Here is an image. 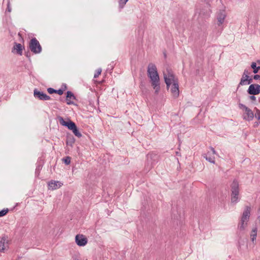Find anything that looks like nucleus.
<instances>
[{
	"mask_svg": "<svg viewBox=\"0 0 260 260\" xmlns=\"http://www.w3.org/2000/svg\"><path fill=\"white\" fill-rule=\"evenodd\" d=\"M148 76L151 80V85L154 89L155 94H158L160 90L159 77L155 65L150 63L147 69Z\"/></svg>",
	"mask_w": 260,
	"mask_h": 260,
	"instance_id": "1",
	"label": "nucleus"
},
{
	"mask_svg": "<svg viewBox=\"0 0 260 260\" xmlns=\"http://www.w3.org/2000/svg\"><path fill=\"white\" fill-rule=\"evenodd\" d=\"M251 207L246 206L242 213L241 218L238 224V229L240 231H243L247 225L250 215Z\"/></svg>",
	"mask_w": 260,
	"mask_h": 260,
	"instance_id": "2",
	"label": "nucleus"
},
{
	"mask_svg": "<svg viewBox=\"0 0 260 260\" xmlns=\"http://www.w3.org/2000/svg\"><path fill=\"white\" fill-rule=\"evenodd\" d=\"M231 202L232 203H237L239 201V182L236 179H234L231 185Z\"/></svg>",
	"mask_w": 260,
	"mask_h": 260,
	"instance_id": "3",
	"label": "nucleus"
},
{
	"mask_svg": "<svg viewBox=\"0 0 260 260\" xmlns=\"http://www.w3.org/2000/svg\"><path fill=\"white\" fill-rule=\"evenodd\" d=\"M163 75L164 80L167 85V88L168 90L172 82H174V80H175L176 78L173 72L168 69L166 70V72H164Z\"/></svg>",
	"mask_w": 260,
	"mask_h": 260,
	"instance_id": "4",
	"label": "nucleus"
},
{
	"mask_svg": "<svg viewBox=\"0 0 260 260\" xmlns=\"http://www.w3.org/2000/svg\"><path fill=\"white\" fill-rule=\"evenodd\" d=\"M29 48L31 51L35 54L40 53L42 51V47L36 38H33L30 40Z\"/></svg>",
	"mask_w": 260,
	"mask_h": 260,
	"instance_id": "5",
	"label": "nucleus"
},
{
	"mask_svg": "<svg viewBox=\"0 0 260 260\" xmlns=\"http://www.w3.org/2000/svg\"><path fill=\"white\" fill-rule=\"evenodd\" d=\"M239 107L240 109L244 110L245 111V115H243V119L250 121L253 120L254 115L253 111L245 105L239 103Z\"/></svg>",
	"mask_w": 260,
	"mask_h": 260,
	"instance_id": "6",
	"label": "nucleus"
},
{
	"mask_svg": "<svg viewBox=\"0 0 260 260\" xmlns=\"http://www.w3.org/2000/svg\"><path fill=\"white\" fill-rule=\"evenodd\" d=\"M57 118L60 124L61 125L67 127L69 130L71 131L75 126H76L75 123L68 118L65 120L62 117L58 116Z\"/></svg>",
	"mask_w": 260,
	"mask_h": 260,
	"instance_id": "7",
	"label": "nucleus"
},
{
	"mask_svg": "<svg viewBox=\"0 0 260 260\" xmlns=\"http://www.w3.org/2000/svg\"><path fill=\"white\" fill-rule=\"evenodd\" d=\"M209 149L211 150V152L208 151L207 153L204 154L203 156L209 162L214 164L215 162L214 155L216 154V151L214 148L211 146L209 147Z\"/></svg>",
	"mask_w": 260,
	"mask_h": 260,
	"instance_id": "8",
	"label": "nucleus"
},
{
	"mask_svg": "<svg viewBox=\"0 0 260 260\" xmlns=\"http://www.w3.org/2000/svg\"><path fill=\"white\" fill-rule=\"evenodd\" d=\"M88 242L87 238L83 235L78 234L75 237V242L79 246H85Z\"/></svg>",
	"mask_w": 260,
	"mask_h": 260,
	"instance_id": "9",
	"label": "nucleus"
},
{
	"mask_svg": "<svg viewBox=\"0 0 260 260\" xmlns=\"http://www.w3.org/2000/svg\"><path fill=\"white\" fill-rule=\"evenodd\" d=\"M247 92L250 95L258 94L260 93V85L257 84H250Z\"/></svg>",
	"mask_w": 260,
	"mask_h": 260,
	"instance_id": "10",
	"label": "nucleus"
},
{
	"mask_svg": "<svg viewBox=\"0 0 260 260\" xmlns=\"http://www.w3.org/2000/svg\"><path fill=\"white\" fill-rule=\"evenodd\" d=\"M34 95L35 98L43 101L49 100V95L44 93L43 92L39 91L37 88H35L34 91Z\"/></svg>",
	"mask_w": 260,
	"mask_h": 260,
	"instance_id": "11",
	"label": "nucleus"
},
{
	"mask_svg": "<svg viewBox=\"0 0 260 260\" xmlns=\"http://www.w3.org/2000/svg\"><path fill=\"white\" fill-rule=\"evenodd\" d=\"M171 92L175 98H177L179 94L178 80L176 78L171 87Z\"/></svg>",
	"mask_w": 260,
	"mask_h": 260,
	"instance_id": "12",
	"label": "nucleus"
},
{
	"mask_svg": "<svg viewBox=\"0 0 260 260\" xmlns=\"http://www.w3.org/2000/svg\"><path fill=\"white\" fill-rule=\"evenodd\" d=\"M71 100H76V98L74 93L71 91H68L66 92V102L67 105H76L74 103V102Z\"/></svg>",
	"mask_w": 260,
	"mask_h": 260,
	"instance_id": "13",
	"label": "nucleus"
},
{
	"mask_svg": "<svg viewBox=\"0 0 260 260\" xmlns=\"http://www.w3.org/2000/svg\"><path fill=\"white\" fill-rule=\"evenodd\" d=\"M226 17L225 12L224 10H220L217 14V24L220 26L223 24Z\"/></svg>",
	"mask_w": 260,
	"mask_h": 260,
	"instance_id": "14",
	"label": "nucleus"
},
{
	"mask_svg": "<svg viewBox=\"0 0 260 260\" xmlns=\"http://www.w3.org/2000/svg\"><path fill=\"white\" fill-rule=\"evenodd\" d=\"M24 49V47L19 43H14V45L12 49V52H15L19 55H22V50Z\"/></svg>",
	"mask_w": 260,
	"mask_h": 260,
	"instance_id": "15",
	"label": "nucleus"
},
{
	"mask_svg": "<svg viewBox=\"0 0 260 260\" xmlns=\"http://www.w3.org/2000/svg\"><path fill=\"white\" fill-rule=\"evenodd\" d=\"M63 183L59 181L51 180L50 181V188L52 190L60 188Z\"/></svg>",
	"mask_w": 260,
	"mask_h": 260,
	"instance_id": "16",
	"label": "nucleus"
},
{
	"mask_svg": "<svg viewBox=\"0 0 260 260\" xmlns=\"http://www.w3.org/2000/svg\"><path fill=\"white\" fill-rule=\"evenodd\" d=\"M75 142V139L73 136L72 134H68L66 136V144L72 147Z\"/></svg>",
	"mask_w": 260,
	"mask_h": 260,
	"instance_id": "17",
	"label": "nucleus"
},
{
	"mask_svg": "<svg viewBox=\"0 0 260 260\" xmlns=\"http://www.w3.org/2000/svg\"><path fill=\"white\" fill-rule=\"evenodd\" d=\"M257 229L256 227H255L252 229L250 237H251V241L254 243V241H256V237H257Z\"/></svg>",
	"mask_w": 260,
	"mask_h": 260,
	"instance_id": "18",
	"label": "nucleus"
},
{
	"mask_svg": "<svg viewBox=\"0 0 260 260\" xmlns=\"http://www.w3.org/2000/svg\"><path fill=\"white\" fill-rule=\"evenodd\" d=\"M53 93H57L59 95H62L63 92H62V90L60 88L59 89H55L53 88L50 87V94H52Z\"/></svg>",
	"mask_w": 260,
	"mask_h": 260,
	"instance_id": "19",
	"label": "nucleus"
},
{
	"mask_svg": "<svg viewBox=\"0 0 260 260\" xmlns=\"http://www.w3.org/2000/svg\"><path fill=\"white\" fill-rule=\"evenodd\" d=\"M71 131L75 135V136L77 137L78 138H80L82 137V135L81 133L79 132V129L77 127V125L75 126Z\"/></svg>",
	"mask_w": 260,
	"mask_h": 260,
	"instance_id": "20",
	"label": "nucleus"
},
{
	"mask_svg": "<svg viewBox=\"0 0 260 260\" xmlns=\"http://www.w3.org/2000/svg\"><path fill=\"white\" fill-rule=\"evenodd\" d=\"M247 77L242 76V78L240 80V83H239V84L238 85L237 89H238V88H239V87L240 86H243V85H247Z\"/></svg>",
	"mask_w": 260,
	"mask_h": 260,
	"instance_id": "21",
	"label": "nucleus"
},
{
	"mask_svg": "<svg viewBox=\"0 0 260 260\" xmlns=\"http://www.w3.org/2000/svg\"><path fill=\"white\" fill-rule=\"evenodd\" d=\"M257 63L255 62H252L251 64V68L253 69V72L254 74L258 73V71L260 70V67L256 66Z\"/></svg>",
	"mask_w": 260,
	"mask_h": 260,
	"instance_id": "22",
	"label": "nucleus"
},
{
	"mask_svg": "<svg viewBox=\"0 0 260 260\" xmlns=\"http://www.w3.org/2000/svg\"><path fill=\"white\" fill-rule=\"evenodd\" d=\"M7 241V238L5 236H3L1 238V240L0 241V245H1L2 250H5V243Z\"/></svg>",
	"mask_w": 260,
	"mask_h": 260,
	"instance_id": "23",
	"label": "nucleus"
},
{
	"mask_svg": "<svg viewBox=\"0 0 260 260\" xmlns=\"http://www.w3.org/2000/svg\"><path fill=\"white\" fill-rule=\"evenodd\" d=\"M71 157L68 156L63 157L62 158V161L65 165H69L71 163Z\"/></svg>",
	"mask_w": 260,
	"mask_h": 260,
	"instance_id": "24",
	"label": "nucleus"
},
{
	"mask_svg": "<svg viewBox=\"0 0 260 260\" xmlns=\"http://www.w3.org/2000/svg\"><path fill=\"white\" fill-rule=\"evenodd\" d=\"M128 0H119L118 2L120 10L123 9Z\"/></svg>",
	"mask_w": 260,
	"mask_h": 260,
	"instance_id": "25",
	"label": "nucleus"
},
{
	"mask_svg": "<svg viewBox=\"0 0 260 260\" xmlns=\"http://www.w3.org/2000/svg\"><path fill=\"white\" fill-rule=\"evenodd\" d=\"M114 66H115V63H114L113 61L111 62L109 64H108V68H107V69L106 70V72H109L110 73H111L112 70L114 69Z\"/></svg>",
	"mask_w": 260,
	"mask_h": 260,
	"instance_id": "26",
	"label": "nucleus"
},
{
	"mask_svg": "<svg viewBox=\"0 0 260 260\" xmlns=\"http://www.w3.org/2000/svg\"><path fill=\"white\" fill-rule=\"evenodd\" d=\"M147 157L148 161L149 159L155 160V158L157 157V155L154 153H151L147 154Z\"/></svg>",
	"mask_w": 260,
	"mask_h": 260,
	"instance_id": "27",
	"label": "nucleus"
},
{
	"mask_svg": "<svg viewBox=\"0 0 260 260\" xmlns=\"http://www.w3.org/2000/svg\"><path fill=\"white\" fill-rule=\"evenodd\" d=\"M9 212L8 209H4L1 211H0V217H3L6 215L8 212Z\"/></svg>",
	"mask_w": 260,
	"mask_h": 260,
	"instance_id": "28",
	"label": "nucleus"
},
{
	"mask_svg": "<svg viewBox=\"0 0 260 260\" xmlns=\"http://www.w3.org/2000/svg\"><path fill=\"white\" fill-rule=\"evenodd\" d=\"M255 109L256 110V113L254 115V116L258 120H260V110L257 109L256 108H255Z\"/></svg>",
	"mask_w": 260,
	"mask_h": 260,
	"instance_id": "29",
	"label": "nucleus"
},
{
	"mask_svg": "<svg viewBox=\"0 0 260 260\" xmlns=\"http://www.w3.org/2000/svg\"><path fill=\"white\" fill-rule=\"evenodd\" d=\"M102 72V69L101 68L98 69L96 70L95 73L94 75V78H96L99 77V76L101 74Z\"/></svg>",
	"mask_w": 260,
	"mask_h": 260,
	"instance_id": "30",
	"label": "nucleus"
},
{
	"mask_svg": "<svg viewBox=\"0 0 260 260\" xmlns=\"http://www.w3.org/2000/svg\"><path fill=\"white\" fill-rule=\"evenodd\" d=\"M249 74H250V73L248 72V70L245 69L242 76L245 77H248Z\"/></svg>",
	"mask_w": 260,
	"mask_h": 260,
	"instance_id": "31",
	"label": "nucleus"
},
{
	"mask_svg": "<svg viewBox=\"0 0 260 260\" xmlns=\"http://www.w3.org/2000/svg\"><path fill=\"white\" fill-rule=\"evenodd\" d=\"M60 89L62 90V92H63L64 91L67 89V86L66 84L62 83Z\"/></svg>",
	"mask_w": 260,
	"mask_h": 260,
	"instance_id": "32",
	"label": "nucleus"
},
{
	"mask_svg": "<svg viewBox=\"0 0 260 260\" xmlns=\"http://www.w3.org/2000/svg\"><path fill=\"white\" fill-rule=\"evenodd\" d=\"M247 77V85L250 84L252 82L253 78L250 77L249 76Z\"/></svg>",
	"mask_w": 260,
	"mask_h": 260,
	"instance_id": "33",
	"label": "nucleus"
},
{
	"mask_svg": "<svg viewBox=\"0 0 260 260\" xmlns=\"http://www.w3.org/2000/svg\"><path fill=\"white\" fill-rule=\"evenodd\" d=\"M253 79L256 80H260V75H259L258 74H255L253 76Z\"/></svg>",
	"mask_w": 260,
	"mask_h": 260,
	"instance_id": "34",
	"label": "nucleus"
},
{
	"mask_svg": "<svg viewBox=\"0 0 260 260\" xmlns=\"http://www.w3.org/2000/svg\"><path fill=\"white\" fill-rule=\"evenodd\" d=\"M255 95H251L249 96V99L252 101H255L256 100V97L254 96Z\"/></svg>",
	"mask_w": 260,
	"mask_h": 260,
	"instance_id": "35",
	"label": "nucleus"
},
{
	"mask_svg": "<svg viewBox=\"0 0 260 260\" xmlns=\"http://www.w3.org/2000/svg\"><path fill=\"white\" fill-rule=\"evenodd\" d=\"M7 10L10 12L11 11V9L10 8V3H8V4H7Z\"/></svg>",
	"mask_w": 260,
	"mask_h": 260,
	"instance_id": "36",
	"label": "nucleus"
},
{
	"mask_svg": "<svg viewBox=\"0 0 260 260\" xmlns=\"http://www.w3.org/2000/svg\"><path fill=\"white\" fill-rule=\"evenodd\" d=\"M42 168V167L40 165H39L37 166L36 170V173L37 174L38 171H39Z\"/></svg>",
	"mask_w": 260,
	"mask_h": 260,
	"instance_id": "37",
	"label": "nucleus"
},
{
	"mask_svg": "<svg viewBox=\"0 0 260 260\" xmlns=\"http://www.w3.org/2000/svg\"><path fill=\"white\" fill-rule=\"evenodd\" d=\"M72 259L73 260H79L78 256L76 255L72 256Z\"/></svg>",
	"mask_w": 260,
	"mask_h": 260,
	"instance_id": "38",
	"label": "nucleus"
},
{
	"mask_svg": "<svg viewBox=\"0 0 260 260\" xmlns=\"http://www.w3.org/2000/svg\"><path fill=\"white\" fill-rule=\"evenodd\" d=\"M256 63L259 65L258 67H260V60H257Z\"/></svg>",
	"mask_w": 260,
	"mask_h": 260,
	"instance_id": "39",
	"label": "nucleus"
},
{
	"mask_svg": "<svg viewBox=\"0 0 260 260\" xmlns=\"http://www.w3.org/2000/svg\"><path fill=\"white\" fill-rule=\"evenodd\" d=\"M4 250H2V247H1V245H0V251H3Z\"/></svg>",
	"mask_w": 260,
	"mask_h": 260,
	"instance_id": "40",
	"label": "nucleus"
},
{
	"mask_svg": "<svg viewBox=\"0 0 260 260\" xmlns=\"http://www.w3.org/2000/svg\"><path fill=\"white\" fill-rule=\"evenodd\" d=\"M28 52H27V53H26V56L27 57H28Z\"/></svg>",
	"mask_w": 260,
	"mask_h": 260,
	"instance_id": "41",
	"label": "nucleus"
},
{
	"mask_svg": "<svg viewBox=\"0 0 260 260\" xmlns=\"http://www.w3.org/2000/svg\"><path fill=\"white\" fill-rule=\"evenodd\" d=\"M155 164V162H151V165H152V164Z\"/></svg>",
	"mask_w": 260,
	"mask_h": 260,
	"instance_id": "42",
	"label": "nucleus"
},
{
	"mask_svg": "<svg viewBox=\"0 0 260 260\" xmlns=\"http://www.w3.org/2000/svg\"><path fill=\"white\" fill-rule=\"evenodd\" d=\"M47 184L48 187H49V182H47Z\"/></svg>",
	"mask_w": 260,
	"mask_h": 260,
	"instance_id": "43",
	"label": "nucleus"
},
{
	"mask_svg": "<svg viewBox=\"0 0 260 260\" xmlns=\"http://www.w3.org/2000/svg\"><path fill=\"white\" fill-rule=\"evenodd\" d=\"M47 91L49 92V88L47 89Z\"/></svg>",
	"mask_w": 260,
	"mask_h": 260,
	"instance_id": "44",
	"label": "nucleus"
},
{
	"mask_svg": "<svg viewBox=\"0 0 260 260\" xmlns=\"http://www.w3.org/2000/svg\"><path fill=\"white\" fill-rule=\"evenodd\" d=\"M164 56L166 57V53H164Z\"/></svg>",
	"mask_w": 260,
	"mask_h": 260,
	"instance_id": "45",
	"label": "nucleus"
}]
</instances>
